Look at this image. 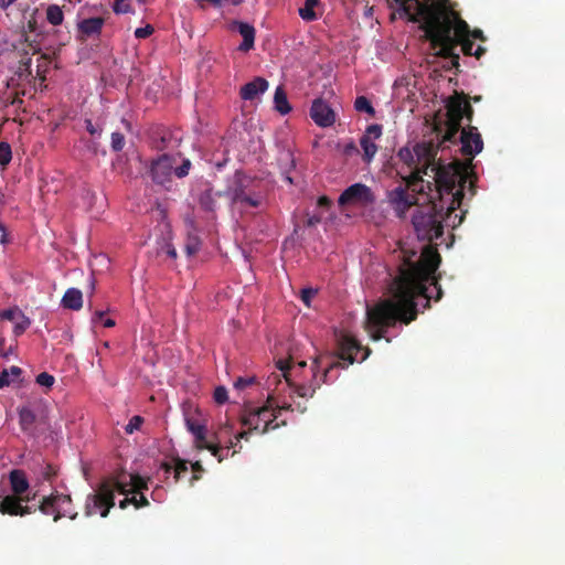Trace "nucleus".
Segmentation results:
<instances>
[{
	"label": "nucleus",
	"mask_w": 565,
	"mask_h": 565,
	"mask_svg": "<svg viewBox=\"0 0 565 565\" xmlns=\"http://www.w3.org/2000/svg\"><path fill=\"white\" fill-rule=\"evenodd\" d=\"M230 29L242 35L243 42L238 47L241 51L248 52L254 47L256 31L252 24L235 20L231 23Z\"/></svg>",
	"instance_id": "obj_20"
},
{
	"label": "nucleus",
	"mask_w": 565,
	"mask_h": 565,
	"mask_svg": "<svg viewBox=\"0 0 565 565\" xmlns=\"http://www.w3.org/2000/svg\"><path fill=\"white\" fill-rule=\"evenodd\" d=\"M320 222H321V216L313 215V216L308 218L307 224H308V226H313V225H316V224H318Z\"/></svg>",
	"instance_id": "obj_55"
},
{
	"label": "nucleus",
	"mask_w": 565,
	"mask_h": 565,
	"mask_svg": "<svg viewBox=\"0 0 565 565\" xmlns=\"http://www.w3.org/2000/svg\"><path fill=\"white\" fill-rule=\"evenodd\" d=\"M126 145L125 136L121 132L115 131L111 134V150L115 152H119L124 149Z\"/></svg>",
	"instance_id": "obj_35"
},
{
	"label": "nucleus",
	"mask_w": 565,
	"mask_h": 565,
	"mask_svg": "<svg viewBox=\"0 0 565 565\" xmlns=\"http://www.w3.org/2000/svg\"><path fill=\"white\" fill-rule=\"evenodd\" d=\"M321 4L320 0H306L303 7L299 8L300 18L306 22L318 20L319 14L316 9Z\"/></svg>",
	"instance_id": "obj_27"
},
{
	"label": "nucleus",
	"mask_w": 565,
	"mask_h": 565,
	"mask_svg": "<svg viewBox=\"0 0 565 565\" xmlns=\"http://www.w3.org/2000/svg\"><path fill=\"white\" fill-rule=\"evenodd\" d=\"M317 204L319 207L328 209L331 205V200L328 196L322 195L318 199Z\"/></svg>",
	"instance_id": "obj_51"
},
{
	"label": "nucleus",
	"mask_w": 565,
	"mask_h": 565,
	"mask_svg": "<svg viewBox=\"0 0 565 565\" xmlns=\"http://www.w3.org/2000/svg\"><path fill=\"white\" fill-rule=\"evenodd\" d=\"M312 120L320 127H330L335 121V114L321 98L315 99L310 108Z\"/></svg>",
	"instance_id": "obj_15"
},
{
	"label": "nucleus",
	"mask_w": 565,
	"mask_h": 565,
	"mask_svg": "<svg viewBox=\"0 0 565 565\" xmlns=\"http://www.w3.org/2000/svg\"><path fill=\"white\" fill-rule=\"evenodd\" d=\"M85 128L92 137L100 138L103 128L98 124H94L92 119H85Z\"/></svg>",
	"instance_id": "obj_39"
},
{
	"label": "nucleus",
	"mask_w": 565,
	"mask_h": 565,
	"mask_svg": "<svg viewBox=\"0 0 565 565\" xmlns=\"http://www.w3.org/2000/svg\"><path fill=\"white\" fill-rule=\"evenodd\" d=\"M468 169L469 167L463 164V171L461 173L462 179L456 181L454 184V188L449 191H443L440 193L435 190V186L430 191H434L437 198V203L445 204L447 203L446 212H444V223L447 226H451L452 228H456L459 226L463 218L467 211H461V214H457L456 211L460 209L462 204V200L465 196V188L468 182Z\"/></svg>",
	"instance_id": "obj_8"
},
{
	"label": "nucleus",
	"mask_w": 565,
	"mask_h": 565,
	"mask_svg": "<svg viewBox=\"0 0 565 565\" xmlns=\"http://www.w3.org/2000/svg\"><path fill=\"white\" fill-rule=\"evenodd\" d=\"M429 204L419 206L412 217L417 238L433 243L444 234V205L437 203L434 191L425 188L423 193ZM403 262L398 266V275L390 286L391 299L380 301L366 309L365 330L373 341L384 338L387 329L397 321L409 324L418 316L416 299H425L424 308L430 307V299L439 301L443 297L441 287L435 276L441 257L437 246L427 244L417 250L401 248Z\"/></svg>",
	"instance_id": "obj_1"
},
{
	"label": "nucleus",
	"mask_w": 565,
	"mask_h": 565,
	"mask_svg": "<svg viewBox=\"0 0 565 565\" xmlns=\"http://www.w3.org/2000/svg\"><path fill=\"white\" fill-rule=\"evenodd\" d=\"M192 468H193V470H194L195 472H196V471H202V470H203V468H202V466H201V463H200V462H195V463H193Z\"/></svg>",
	"instance_id": "obj_59"
},
{
	"label": "nucleus",
	"mask_w": 565,
	"mask_h": 565,
	"mask_svg": "<svg viewBox=\"0 0 565 565\" xmlns=\"http://www.w3.org/2000/svg\"><path fill=\"white\" fill-rule=\"evenodd\" d=\"M255 383L254 376H247V377H237V380L234 382V387L236 390H244Z\"/></svg>",
	"instance_id": "obj_44"
},
{
	"label": "nucleus",
	"mask_w": 565,
	"mask_h": 565,
	"mask_svg": "<svg viewBox=\"0 0 565 565\" xmlns=\"http://www.w3.org/2000/svg\"><path fill=\"white\" fill-rule=\"evenodd\" d=\"M21 65L25 67V70H29L31 66V57H23L20 61Z\"/></svg>",
	"instance_id": "obj_57"
},
{
	"label": "nucleus",
	"mask_w": 565,
	"mask_h": 565,
	"mask_svg": "<svg viewBox=\"0 0 565 565\" xmlns=\"http://www.w3.org/2000/svg\"><path fill=\"white\" fill-rule=\"evenodd\" d=\"M480 99H481V97H480V96H475V97H473V102H479Z\"/></svg>",
	"instance_id": "obj_64"
},
{
	"label": "nucleus",
	"mask_w": 565,
	"mask_h": 565,
	"mask_svg": "<svg viewBox=\"0 0 565 565\" xmlns=\"http://www.w3.org/2000/svg\"><path fill=\"white\" fill-rule=\"evenodd\" d=\"M166 253L172 259H175L177 256H178L175 247L173 245H171V244H167Z\"/></svg>",
	"instance_id": "obj_52"
},
{
	"label": "nucleus",
	"mask_w": 565,
	"mask_h": 565,
	"mask_svg": "<svg viewBox=\"0 0 565 565\" xmlns=\"http://www.w3.org/2000/svg\"><path fill=\"white\" fill-rule=\"evenodd\" d=\"M401 17L408 21L418 22L424 31V38L429 41L431 49L437 50L438 57L450 58L449 68L459 70V53L457 47L468 56L480 58L486 47L467 39L468 23L450 3V0H394Z\"/></svg>",
	"instance_id": "obj_2"
},
{
	"label": "nucleus",
	"mask_w": 565,
	"mask_h": 565,
	"mask_svg": "<svg viewBox=\"0 0 565 565\" xmlns=\"http://www.w3.org/2000/svg\"><path fill=\"white\" fill-rule=\"evenodd\" d=\"M163 468L166 469L167 472H169L172 469V467L169 466L168 463H164Z\"/></svg>",
	"instance_id": "obj_63"
},
{
	"label": "nucleus",
	"mask_w": 565,
	"mask_h": 565,
	"mask_svg": "<svg viewBox=\"0 0 565 565\" xmlns=\"http://www.w3.org/2000/svg\"><path fill=\"white\" fill-rule=\"evenodd\" d=\"M323 364V358H317L313 360L311 365L312 376L311 380L307 383L302 384H292L290 381L287 382L285 380V385L292 388V392L297 394V396L302 398L312 397L316 393V391L321 386L322 383L328 382V376L330 372L334 367L342 366L341 362L339 360L330 362L323 370V373L321 376H318V370Z\"/></svg>",
	"instance_id": "obj_11"
},
{
	"label": "nucleus",
	"mask_w": 565,
	"mask_h": 565,
	"mask_svg": "<svg viewBox=\"0 0 565 565\" xmlns=\"http://www.w3.org/2000/svg\"><path fill=\"white\" fill-rule=\"evenodd\" d=\"M185 426L188 430L194 436V439H201L203 433H207V429L204 425L200 424L193 417H185Z\"/></svg>",
	"instance_id": "obj_32"
},
{
	"label": "nucleus",
	"mask_w": 565,
	"mask_h": 565,
	"mask_svg": "<svg viewBox=\"0 0 565 565\" xmlns=\"http://www.w3.org/2000/svg\"><path fill=\"white\" fill-rule=\"evenodd\" d=\"M132 499H134L132 505L136 509H140V508L147 507L149 504L148 499L141 492L132 493Z\"/></svg>",
	"instance_id": "obj_47"
},
{
	"label": "nucleus",
	"mask_w": 565,
	"mask_h": 565,
	"mask_svg": "<svg viewBox=\"0 0 565 565\" xmlns=\"http://www.w3.org/2000/svg\"><path fill=\"white\" fill-rule=\"evenodd\" d=\"M375 202V195L371 188L363 183H354L347 188L339 196L340 206L359 205L367 206Z\"/></svg>",
	"instance_id": "obj_12"
},
{
	"label": "nucleus",
	"mask_w": 565,
	"mask_h": 565,
	"mask_svg": "<svg viewBox=\"0 0 565 565\" xmlns=\"http://www.w3.org/2000/svg\"><path fill=\"white\" fill-rule=\"evenodd\" d=\"M153 31H154L153 26L150 24H147L143 28L136 29L135 36L137 39H146V38L150 36L153 33Z\"/></svg>",
	"instance_id": "obj_48"
},
{
	"label": "nucleus",
	"mask_w": 565,
	"mask_h": 565,
	"mask_svg": "<svg viewBox=\"0 0 565 565\" xmlns=\"http://www.w3.org/2000/svg\"><path fill=\"white\" fill-rule=\"evenodd\" d=\"M0 318L14 324L13 333L17 337L21 335L31 324L30 319L17 307L1 311Z\"/></svg>",
	"instance_id": "obj_19"
},
{
	"label": "nucleus",
	"mask_w": 565,
	"mask_h": 565,
	"mask_svg": "<svg viewBox=\"0 0 565 565\" xmlns=\"http://www.w3.org/2000/svg\"><path fill=\"white\" fill-rule=\"evenodd\" d=\"M206 434L207 433H203L201 439H194L196 448L198 449H206V450L211 451V454L215 458H217L218 462L223 461L224 458L228 455V451L226 452V455H224V448L215 443L209 441L206 438ZM235 446H236V444L231 441L230 445L226 447V449L228 450L230 448L235 447Z\"/></svg>",
	"instance_id": "obj_23"
},
{
	"label": "nucleus",
	"mask_w": 565,
	"mask_h": 565,
	"mask_svg": "<svg viewBox=\"0 0 565 565\" xmlns=\"http://www.w3.org/2000/svg\"><path fill=\"white\" fill-rule=\"evenodd\" d=\"M191 168V161L189 159L183 160L180 167L174 169V173L178 178H184L189 174Z\"/></svg>",
	"instance_id": "obj_45"
},
{
	"label": "nucleus",
	"mask_w": 565,
	"mask_h": 565,
	"mask_svg": "<svg viewBox=\"0 0 565 565\" xmlns=\"http://www.w3.org/2000/svg\"><path fill=\"white\" fill-rule=\"evenodd\" d=\"M46 20L52 25H60L63 23L64 20V13L60 6L57 4H50L46 8Z\"/></svg>",
	"instance_id": "obj_30"
},
{
	"label": "nucleus",
	"mask_w": 565,
	"mask_h": 565,
	"mask_svg": "<svg viewBox=\"0 0 565 565\" xmlns=\"http://www.w3.org/2000/svg\"><path fill=\"white\" fill-rule=\"evenodd\" d=\"M317 294V290L312 288H303L300 294V298L306 306H310L312 297Z\"/></svg>",
	"instance_id": "obj_49"
},
{
	"label": "nucleus",
	"mask_w": 565,
	"mask_h": 565,
	"mask_svg": "<svg viewBox=\"0 0 565 565\" xmlns=\"http://www.w3.org/2000/svg\"><path fill=\"white\" fill-rule=\"evenodd\" d=\"M113 10L117 14L128 13L130 11V4L128 0H115Z\"/></svg>",
	"instance_id": "obj_40"
},
{
	"label": "nucleus",
	"mask_w": 565,
	"mask_h": 565,
	"mask_svg": "<svg viewBox=\"0 0 565 565\" xmlns=\"http://www.w3.org/2000/svg\"><path fill=\"white\" fill-rule=\"evenodd\" d=\"M354 108L360 113L369 114L371 117L375 116V109L365 96L356 97L354 102Z\"/></svg>",
	"instance_id": "obj_33"
},
{
	"label": "nucleus",
	"mask_w": 565,
	"mask_h": 565,
	"mask_svg": "<svg viewBox=\"0 0 565 565\" xmlns=\"http://www.w3.org/2000/svg\"><path fill=\"white\" fill-rule=\"evenodd\" d=\"M19 425L21 430L28 436L35 437L36 436V415L35 413L26 406L19 408Z\"/></svg>",
	"instance_id": "obj_22"
},
{
	"label": "nucleus",
	"mask_w": 565,
	"mask_h": 565,
	"mask_svg": "<svg viewBox=\"0 0 565 565\" xmlns=\"http://www.w3.org/2000/svg\"><path fill=\"white\" fill-rule=\"evenodd\" d=\"M278 407H279V409H286V411H289V409H291V404H285V405H282V406H278Z\"/></svg>",
	"instance_id": "obj_60"
},
{
	"label": "nucleus",
	"mask_w": 565,
	"mask_h": 565,
	"mask_svg": "<svg viewBox=\"0 0 565 565\" xmlns=\"http://www.w3.org/2000/svg\"><path fill=\"white\" fill-rule=\"evenodd\" d=\"M17 0H0V8L7 10L11 4H13Z\"/></svg>",
	"instance_id": "obj_56"
},
{
	"label": "nucleus",
	"mask_w": 565,
	"mask_h": 565,
	"mask_svg": "<svg viewBox=\"0 0 565 565\" xmlns=\"http://www.w3.org/2000/svg\"><path fill=\"white\" fill-rule=\"evenodd\" d=\"M132 502H134L132 495L130 498L126 495V498L119 502V508L124 510L128 505L132 504Z\"/></svg>",
	"instance_id": "obj_54"
},
{
	"label": "nucleus",
	"mask_w": 565,
	"mask_h": 565,
	"mask_svg": "<svg viewBox=\"0 0 565 565\" xmlns=\"http://www.w3.org/2000/svg\"><path fill=\"white\" fill-rule=\"evenodd\" d=\"M306 365H307V363H306L305 361H301V362H299V363H298V367H299V369H302V367H305Z\"/></svg>",
	"instance_id": "obj_62"
},
{
	"label": "nucleus",
	"mask_w": 565,
	"mask_h": 565,
	"mask_svg": "<svg viewBox=\"0 0 565 565\" xmlns=\"http://www.w3.org/2000/svg\"><path fill=\"white\" fill-rule=\"evenodd\" d=\"M0 243L6 244L7 243V233H6V226L2 222H0Z\"/></svg>",
	"instance_id": "obj_53"
},
{
	"label": "nucleus",
	"mask_w": 565,
	"mask_h": 565,
	"mask_svg": "<svg viewBox=\"0 0 565 565\" xmlns=\"http://www.w3.org/2000/svg\"><path fill=\"white\" fill-rule=\"evenodd\" d=\"M228 194L232 202L242 207H258L265 198L262 180L242 172L235 173L233 182L228 186Z\"/></svg>",
	"instance_id": "obj_7"
},
{
	"label": "nucleus",
	"mask_w": 565,
	"mask_h": 565,
	"mask_svg": "<svg viewBox=\"0 0 565 565\" xmlns=\"http://www.w3.org/2000/svg\"><path fill=\"white\" fill-rule=\"evenodd\" d=\"M387 199L398 216L404 215V213L416 203L415 198L409 195L403 186H397L390 191Z\"/></svg>",
	"instance_id": "obj_18"
},
{
	"label": "nucleus",
	"mask_w": 565,
	"mask_h": 565,
	"mask_svg": "<svg viewBox=\"0 0 565 565\" xmlns=\"http://www.w3.org/2000/svg\"><path fill=\"white\" fill-rule=\"evenodd\" d=\"M473 117V108L465 95L450 97L447 103L446 132L443 136V142H452L461 129V121L466 118L469 122Z\"/></svg>",
	"instance_id": "obj_9"
},
{
	"label": "nucleus",
	"mask_w": 565,
	"mask_h": 565,
	"mask_svg": "<svg viewBox=\"0 0 565 565\" xmlns=\"http://www.w3.org/2000/svg\"><path fill=\"white\" fill-rule=\"evenodd\" d=\"M147 489V480L139 475H130L129 481L118 477L105 478L98 484L96 492L87 497L85 513L86 515H93L98 512L102 518H106L115 505V492L128 495Z\"/></svg>",
	"instance_id": "obj_5"
},
{
	"label": "nucleus",
	"mask_w": 565,
	"mask_h": 565,
	"mask_svg": "<svg viewBox=\"0 0 565 565\" xmlns=\"http://www.w3.org/2000/svg\"><path fill=\"white\" fill-rule=\"evenodd\" d=\"M71 498L65 494H55L50 497H44L39 505L33 504L32 507L36 510H40L43 514L53 515L54 522L58 521L63 518V514L60 512V508L62 504L70 502Z\"/></svg>",
	"instance_id": "obj_14"
},
{
	"label": "nucleus",
	"mask_w": 565,
	"mask_h": 565,
	"mask_svg": "<svg viewBox=\"0 0 565 565\" xmlns=\"http://www.w3.org/2000/svg\"><path fill=\"white\" fill-rule=\"evenodd\" d=\"M268 82L264 77H255L241 87L239 96L244 100H253L268 89Z\"/></svg>",
	"instance_id": "obj_21"
},
{
	"label": "nucleus",
	"mask_w": 565,
	"mask_h": 565,
	"mask_svg": "<svg viewBox=\"0 0 565 565\" xmlns=\"http://www.w3.org/2000/svg\"><path fill=\"white\" fill-rule=\"evenodd\" d=\"M95 316L102 320L103 316H104V312L103 311H96Z\"/></svg>",
	"instance_id": "obj_61"
},
{
	"label": "nucleus",
	"mask_w": 565,
	"mask_h": 565,
	"mask_svg": "<svg viewBox=\"0 0 565 565\" xmlns=\"http://www.w3.org/2000/svg\"><path fill=\"white\" fill-rule=\"evenodd\" d=\"M104 327L111 328L115 326V321L113 319H106L103 321Z\"/></svg>",
	"instance_id": "obj_58"
},
{
	"label": "nucleus",
	"mask_w": 565,
	"mask_h": 565,
	"mask_svg": "<svg viewBox=\"0 0 565 565\" xmlns=\"http://www.w3.org/2000/svg\"><path fill=\"white\" fill-rule=\"evenodd\" d=\"M61 303L65 309L79 310L83 307L82 291L77 288H68L65 291Z\"/></svg>",
	"instance_id": "obj_24"
},
{
	"label": "nucleus",
	"mask_w": 565,
	"mask_h": 565,
	"mask_svg": "<svg viewBox=\"0 0 565 565\" xmlns=\"http://www.w3.org/2000/svg\"><path fill=\"white\" fill-rule=\"evenodd\" d=\"M439 146L433 141H423L416 143L413 150L408 147L398 150L397 158L413 169L405 178L407 188L413 192L424 193L425 188L430 191L433 186L438 193L449 191L456 181L462 179L463 163L456 159L444 164L437 159Z\"/></svg>",
	"instance_id": "obj_3"
},
{
	"label": "nucleus",
	"mask_w": 565,
	"mask_h": 565,
	"mask_svg": "<svg viewBox=\"0 0 565 565\" xmlns=\"http://www.w3.org/2000/svg\"><path fill=\"white\" fill-rule=\"evenodd\" d=\"M200 205L205 211H214V209H215V201L212 198L211 191H205L204 193L201 194V196H200Z\"/></svg>",
	"instance_id": "obj_36"
},
{
	"label": "nucleus",
	"mask_w": 565,
	"mask_h": 565,
	"mask_svg": "<svg viewBox=\"0 0 565 565\" xmlns=\"http://www.w3.org/2000/svg\"><path fill=\"white\" fill-rule=\"evenodd\" d=\"M460 142H461V152L463 156H469L470 159L467 162H463V164L468 166V182H469V190L471 192V195L476 194V181L477 177L475 172L472 171V158L480 153L483 149V141L481 138V135L477 131V128L473 126H468V128L461 129L460 135ZM462 163V161H460Z\"/></svg>",
	"instance_id": "obj_10"
},
{
	"label": "nucleus",
	"mask_w": 565,
	"mask_h": 565,
	"mask_svg": "<svg viewBox=\"0 0 565 565\" xmlns=\"http://www.w3.org/2000/svg\"><path fill=\"white\" fill-rule=\"evenodd\" d=\"M363 136H370V139H379L382 136V126L379 124L370 125Z\"/></svg>",
	"instance_id": "obj_42"
},
{
	"label": "nucleus",
	"mask_w": 565,
	"mask_h": 565,
	"mask_svg": "<svg viewBox=\"0 0 565 565\" xmlns=\"http://www.w3.org/2000/svg\"><path fill=\"white\" fill-rule=\"evenodd\" d=\"M174 478L179 480L184 473L188 472V462L178 459L175 466L173 467Z\"/></svg>",
	"instance_id": "obj_43"
},
{
	"label": "nucleus",
	"mask_w": 565,
	"mask_h": 565,
	"mask_svg": "<svg viewBox=\"0 0 565 565\" xmlns=\"http://www.w3.org/2000/svg\"><path fill=\"white\" fill-rule=\"evenodd\" d=\"M12 159V150L8 142H0V166L6 167Z\"/></svg>",
	"instance_id": "obj_34"
},
{
	"label": "nucleus",
	"mask_w": 565,
	"mask_h": 565,
	"mask_svg": "<svg viewBox=\"0 0 565 565\" xmlns=\"http://www.w3.org/2000/svg\"><path fill=\"white\" fill-rule=\"evenodd\" d=\"M274 107L280 115H287L291 111V106L282 86H278L275 90Z\"/></svg>",
	"instance_id": "obj_26"
},
{
	"label": "nucleus",
	"mask_w": 565,
	"mask_h": 565,
	"mask_svg": "<svg viewBox=\"0 0 565 565\" xmlns=\"http://www.w3.org/2000/svg\"><path fill=\"white\" fill-rule=\"evenodd\" d=\"M143 423V418L139 415H135L130 418L129 423L125 427L127 434H132L138 430Z\"/></svg>",
	"instance_id": "obj_37"
},
{
	"label": "nucleus",
	"mask_w": 565,
	"mask_h": 565,
	"mask_svg": "<svg viewBox=\"0 0 565 565\" xmlns=\"http://www.w3.org/2000/svg\"><path fill=\"white\" fill-rule=\"evenodd\" d=\"M12 494L0 500V513L13 516H24L36 511L28 503L35 500L36 493H29V481L23 470L14 469L9 475Z\"/></svg>",
	"instance_id": "obj_6"
},
{
	"label": "nucleus",
	"mask_w": 565,
	"mask_h": 565,
	"mask_svg": "<svg viewBox=\"0 0 565 565\" xmlns=\"http://www.w3.org/2000/svg\"><path fill=\"white\" fill-rule=\"evenodd\" d=\"M38 31V21L32 15L31 19L28 21L25 26V32L23 33V43L28 46V51H25V54L28 55L31 51L32 54L40 52V44L35 39H31L29 35H26V32L35 33Z\"/></svg>",
	"instance_id": "obj_25"
},
{
	"label": "nucleus",
	"mask_w": 565,
	"mask_h": 565,
	"mask_svg": "<svg viewBox=\"0 0 565 565\" xmlns=\"http://www.w3.org/2000/svg\"><path fill=\"white\" fill-rule=\"evenodd\" d=\"M22 373V370L19 366H11L10 369H4L0 373V388L9 386L14 379H18Z\"/></svg>",
	"instance_id": "obj_29"
},
{
	"label": "nucleus",
	"mask_w": 565,
	"mask_h": 565,
	"mask_svg": "<svg viewBox=\"0 0 565 565\" xmlns=\"http://www.w3.org/2000/svg\"><path fill=\"white\" fill-rule=\"evenodd\" d=\"M105 20L100 17L84 19L77 23V39L82 43L88 39H97L100 33Z\"/></svg>",
	"instance_id": "obj_17"
},
{
	"label": "nucleus",
	"mask_w": 565,
	"mask_h": 565,
	"mask_svg": "<svg viewBox=\"0 0 565 565\" xmlns=\"http://www.w3.org/2000/svg\"><path fill=\"white\" fill-rule=\"evenodd\" d=\"M339 360L347 364H353L355 361H364L370 355L371 350L364 348L355 338L344 334L339 342Z\"/></svg>",
	"instance_id": "obj_13"
},
{
	"label": "nucleus",
	"mask_w": 565,
	"mask_h": 565,
	"mask_svg": "<svg viewBox=\"0 0 565 565\" xmlns=\"http://www.w3.org/2000/svg\"><path fill=\"white\" fill-rule=\"evenodd\" d=\"M276 365L279 372H273L266 380L267 390L270 391L268 394L269 406H263L254 409L243 417L242 424L248 427V431H242L235 437L236 445L239 443V439L246 438L249 431L265 434L268 430L278 427V424H274L277 415L274 413L271 407L275 404L276 394L280 392L279 386L284 384L281 379L284 377L289 382L288 372L290 370V361L280 359L277 361Z\"/></svg>",
	"instance_id": "obj_4"
},
{
	"label": "nucleus",
	"mask_w": 565,
	"mask_h": 565,
	"mask_svg": "<svg viewBox=\"0 0 565 565\" xmlns=\"http://www.w3.org/2000/svg\"><path fill=\"white\" fill-rule=\"evenodd\" d=\"M98 139L99 138L97 137H92L85 141L87 150L93 154H97L99 152L100 142Z\"/></svg>",
	"instance_id": "obj_46"
},
{
	"label": "nucleus",
	"mask_w": 565,
	"mask_h": 565,
	"mask_svg": "<svg viewBox=\"0 0 565 565\" xmlns=\"http://www.w3.org/2000/svg\"><path fill=\"white\" fill-rule=\"evenodd\" d=\"M201 238L195 233H189L186 236L184 249L188 256H194L201 249Z\"/></svg>",
	"instance_id": "obj_31"
},
{
	"label": "nucleus",
	"mask_w": 565,
	"mask_h": 565,
	"mask_svg": "<svg viewBox=\"0 0 565 565\" xmlns=\"http://www.w3.org/2000/svg\"><path fill=\"white\" fill-rule=\"evenodd\" d=\"M214 401L217 404H224L228 399L227 391L224 386H218L215 388L213 394Z\"/></svg>",
	"instance_id": "obj_41"
},
{
	"label": "nucleus",
	"mask_w": 565,
	"mask_h": 565,
	"mask_svg": "<svg viewBox=\"0 0 565 565\" xmlns=\"http://www.w3.org/2000/svg\"><path fill=\"white\" fill-rule=\"evenodd\" d=\"M360 145L363 149V160L365 162H371L375 153L377 152V146L374 143L370 136H362L360 139Z\"/></svg>",
	"instance_id": "obj_28"
},
{
	"label": "nucleus",
	"mask_w": 565,
	"mask_h": 565,
	"mask_svg": "<svg viewBox=\"0 0 565 565\" xmlns=\"http://www.w3.org/2000/svg\"><path fill=\"white\" fill-rule=\"evenodd\" d=\"M35 382L41 386L50 388L54 384L55 379L53 375L42 372L36 376Z\"/></svg>",
	"instance_id": "obj_38"
},
{
	"label": "nucleus",
	"mask_w": 565,
	"mask_h": 565,
	"mask_svg": "<svg viewBox=\"0 0 565 565\" xmlns=\"http://www.w3.org/2000/svg\"><path fill=\"white\" fill-rule=\"evenodd\" d=\"M173 170V160L168 154L160 156L151 163V178L158 184H164L170 180Z\"/></svg>",
	"instance_id": "obj_16"
},
{
	"label": "nucleus",
	"mask_w": 565,
	"mask_h": 565,
	"mask_svg": "<svg viewBox=\"0 0 565 565\" xmlns=\"http://www.w3.org/2000/svg\"><path fill=\"white\" fill-rule=\"evenodd\" d=\"M467 39H475V40H479L481 42H484L487 40V38L484 36L482 30L480 29H475V30H470L469 29V32L467 34Z\"/></svg>",
	"instance_id": "obj_50"
}]
</instances>
